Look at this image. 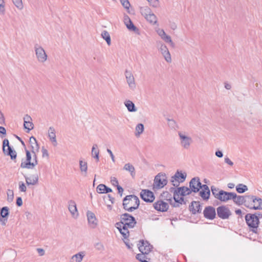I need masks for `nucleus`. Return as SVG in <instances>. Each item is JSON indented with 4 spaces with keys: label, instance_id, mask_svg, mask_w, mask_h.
<instances>
[{
    "label": "nucleus",
    "instance_id": "50",
    "mask_svg": "<svg viewBox=\"0 0 262 262\" xmlns=\"http://www.w3.org/2000/svg\"><path fill=\"white\" fill-rule=\"evenodd\" d=\"M143 253L138 254L136 255V258L141 262H148L145 259L146 258V256Z\"/></svg>",
    "mask_w": 262,
    "mask_h": 262
},
{
    "label": "nucleus",
    "instance_id": "21",
    "mask_svg": "<svg viewBox=\"0 0 262 262\" xmlns=\"http://www.w3.org/2000/svg\"><path fill=\"white\" fill-rule=\"evenodd\" d=\"M68 209L74 218H77L78 216V210L76 203L74 201L70 200L68 202Z\"/></svg>",
    "mask_w": 262,
    "mask_h": 262
},
{
    "label": "nucleus",
    "instance_id": "24",
    "mask_svg": "<svg viewBox=\"0 0 262 262\" xmlns=\"http://www.w3.org/2000/svg\"><path fill=\"white\" fill-rule=\"evenodd\" d=\"M29 144L30 145L31 149V151L32 152L37 153L39 151V146L35 137L32 136L30 138Z\"/></svg>",
    "mask_w": 262,
    "mask_h": 262
},
{
    "label": "nucleus",
    "instance_id": "44",
    "mask_svg": "<svg viewBox=\"0 0 262 262\" xmlns=\"http://www.w3.org/2000/svg\"><path fill=\"white\" fill-rule=\"evenodd\" d=\"M12 1L18 9L21 10L23 9L24 6L22 0H12Z\"/></svg>",
    "mask_w": 262,
    "mask_h": 262
},
{
    "label": "nucleus",
    "instance_id": "64",
    "mask_svg": "<svg viewBox=\"0 0 262 262\" xmlns=\"http://www.w3.org/2000/svg\"><path fill=\"white\" fill-rule=\"evenodd\" d=\"M225 88L227 89V90H230L231 88V86L230 84H228V83H225Z\"/></svg>",
    "mask_w": 262,
    "mask_h": 262
},
{
    "label": "nucleus",
    "instance_id": "22",
    "mask_svg": "<svg viewBox=\"0 0 262 262\" xmlns=\"http://www.w3.org/2000/svg\"><path fill=\"white\" fill-rule=\"evenodd\" d=\"M139 250L143 254H148L151 250V246L148 242H144V241H140L139 244Z\"/></svg>",
    "mask_w": 262,
    "mask_h": 262
},
{
    "label": "nucleus",
    "instance_id": "42",
    "mask_svg": "<svg viewBox=\"0 0 262 262\" xmlns=\"http://www.w3.org/2000/svg\"><path fill=\"white\" fill-rule=\"evenodd\" d=\"M144 127L143 124H138L136 127V136H139L140 134H141L144 131Z\"/></svg>",
    "mask_w": 262,
    "mask_h": 262
},
{
    "label": "nucleus",
    "instance_id": "49",
    "mask_svg": "<svg viewBox=\"0 0 262 262\" xmlns=\"http://www.w3.org/2000/svg\"><path fill=\"white\" fill-rule=\"evenodd\" d=\"M122 6L126 9H129L130 6L128 0H120Z\"/></svg>",
    "mask_w": 262,
    "mask_h": 262
},
{
    "label": "nucleus",
    "instance_id": "11",
    "mask_svg": "<svg viewBox=\"0 0 262 262\" xmlns=\"http://www.w3.org/2000/svg\"><path fill=\"white\" fill-rule=\"evenodd\" d=\"M249 195H237V194L233 192V196H232V200L233 202L238 205H241L244 204L246 207H249Z\"/></svg>",
    "mask_w": 262,
    "mask_h": 262
},
{
    "label": "nucleus",
    "instance_id": "28",
    "mask_svg": "<svg viewBox=\"0 0 262 262\" xmlns=\"http://www.w3.org/2000/svg\"><path fill=\"white\" fill-rule=\"evenodd\" d=\"M48 137L52 142L54 146L57 145V140L55 128L53 126H50L48 129Z\"/></svg>",
    "mask_w": 262,
    "mask_h": 262
},
{
    "label": "nucleus",
    "instance_id": "4",
    "mask_svg": "<svg viewBox=\"0 0 262 262\" xmlns=\"http://www.w3.org/2000/svg\"><path fill=\"white\" fill-rule=\"evenodd\" d=\"M178 136L181 147L185 149H188L193 143L192 138L188 133L181 131L178 132Z\"/></svg>",
    "mask_w": 262,
    "mask_h": 262
},
{
    "label": "nucleus",
    "instance_id": "10",
    "mask_svg": "<svg viewBox=\"0 0 262 262\" xmlns=\"http://www.w3.org/2000/svg\"><path fill=\"white\" fill-rule=\"evenodd\" d=\"M167 183L166 177L165 174L159 173L154 179L153 187L156 189L164 187Z\"/></svg>",
    "mask_w": 262,
    "mask_h": 262
},
{
    "label": "nucleus",
    "instance_id": "35",
    "mask_svg": "<svg viewBox=\"0 0 262 262\" xmlns=\"http://www.w3.org/2000/svg\"><path fill=\"white\" fill-rule=\"evenodd\" d=\"M26 182L27 185H35L37 183L38 178L37 176H32L30 177H25Z\"/></svg>",
    "mask_w": 262,
    "mask_h": 262
},
{
    "label": "nucleus",
    "instance_id": "45",
    "mask_svg": "<svg viewBox=\"0 0 262 262\" xmlns=\"http://www.w3.org/2000/svg\"><path fill=\"white\" fill-rule=\"evenodd\" d=\"M1 215L2 217H6L9 214V209L7 207H4L1 210Z\"/></svg>",
    "mask_w": 262,
    "mask_h": 262
},
{
    "label": "nucleus",
    "instance_id": "53",
    "mask_svg": "<svg viewBox=\"0 0 262 262\" xmlns=\"http://www.w3.org/2000/svg\"><path fill=\"white\" fill-rule=\"evenodd\" d=\"M19 189L20 191L26 192L27 190V188L26 185L23 182H20L19 183Z\"/></svg>",
    "mask_w": 262,
    "mask_h": 262
},
{
    "label": "nucleus",
    "instance_id": "40",
    "mask_svg": "<svg viewBox=\"0 0 262 262\" xmlns=\"http://www.w3.org/2000/svg\"><path fill=\"white\" fill-rule=\"evenodd\" d=\"M101 36L110 46L111 43V39L109 33L107 31L104 30L101 33Z\"/></svg>",
    "mask_w": 262,
    "mask_h": 262
},
{
    "label": "nucleus",
    "instance_id": "20",
    "mask_svg": "<svg viewBox=\"0 0 262 262\" xmlns=\"http://www.w3.org/2000/svg\"><path fill=\"white\" fill-rule=\"evenodd\" d=\"M154 206L156 210L162 212L166 211L169 207L168 204L162 200L155 202Z\"/></svg>",
    "mask_w": 262,
    "mask_h": 262
},
{
    "label": "nucleus",
    "instance_id": "55",
    "mask_svg": "<svg viewBox=\"0 0 262 262\" xmlns=\"http://www.w3.org/2000/svg\"><path fill=\"white\" fill-rule=\"evenodd\" d=\"M41 151H42V157H47V158H48V157H49L48 151L44 147H42Z\"/></svg>",
    "mask_w": 262,
    "mask_h": 262
},
{
    "label": "nucleus",
    "instance_id": "16",
    "mask_svg": "<svg viewBox=\"0 0 262 262\" xmlns=\"http://www.w3.org/2000/svg\"><path fill=\"white\" fill-rule=\"evenodd\" d=\"M189 187L194 192H199L203 187L199 178H193L189 183Z\"/></svg>",
    "mask_w": 262,
    "mask_h": 262
},
{
    "label": "nucleus",
    "instance_id": "19",
    "mask_svg": "<svg viewBox=\"0 0 262 262\" xmlns=\"http://www.w3.org/2000/svg\"><path fill=\"white\" fill-rule=\"evenodd\" d=\"M203 213L204 217L209 220L214 219L216 215L215 208L212 206L206 207Z\"/></svg>",
    "mask_w": 262,
    "mask_h": 262
},
{
    "label": "nucleus",
    "instance_id": "12",
    "mask_svg": "<svg viewBox=\"0 0 262 262\" xmlns=\"http://www.w3.org/2000/svg\"><path fill=\"white\" fill-rule=\"evenodd\" d=\"M186 178V174L177 171L174 175L171 177L170 181L174 186L178 187L180 182H183L185 180Z\"/></svg>",
    "mask_w": 262,
    "mask_h": 262
},
{
    "label": "nucleus",
    "instance_id": "62",
    "mask_svg": "<svg viewBox=\"0 0 262 262\" xmlns=\"http://www.w3.org/2000/svg\"><path fill=\"white\" fill-rule=\"evenodd\" d=\"M215 156L219 158H222L223 156V154L221 151L217 150L215 152Z\"/></svg>",
    "mask_w": 262,
    "mask_h": 262
},
{
    "label": "nucleus",
    "instance_id": "39",
    "mask_svg": "<svg viewBox=\"0 0 262 262\" xmlns=\"http://www.w3.org/2000/svg\"><path fill=\"white\" fill-rule=\"evenodd\" d=\"M123 169L129 171L132 177H134L135 175V168L133 165L129 163L125 164L123 167Z\"/></svg>",
    "mask_w": 262,
    "mask_h": 262
},
{
    "label": "nucleus",
    "instance_id": "54",
    "mask_svg": "<svg viewBox=\"0 0 262 262\" xmlns=\"http://www.w3.org/2000/svg\"><path fill=\"white\" fill-rule=\"evenodd\" d=\"M111 183L113 185L117 186L119 185L118 181L115 177H111Z\"/></svg>",
    "mask_w": 262,
    "mask_h": 262
},
{
    "label": "nucleus",
    "instance_id": "8",
    "mask_svg": "<svg viewBox=\"0 0 262 262\" xmlns=\"http://www.w3.org/2000/svg\"><path fill=\"white\" fill-rule=\"evenodd\" d=\"M121 221L118 223L121 224L124 227H129L133 228L136 224V221L134 217L128 213H125L121 215Z\"/></svg>",
    "mask_w": 262,
    "mask_h": 262
},
{
    "label": "nucleus",
    "instance_id": "34",
    "mask_svg": "<svg viewBox=\"0 0 262 262\" xmlns=\"http://www.w3.org/2000/svg\"><path fill=\"white\" fill-rule=\"evenodd\" d=\"M97 191L99 193H107L112 191V189L107 187L104 184H99L97 187Z\"/></svg>",
    "mask_w": 262,
    "mask_h": 262
},
{
    "label": "nucleus",
    "instance_id": "56",
    "mask_svg": "<svg viewBox=\"0 0 262 262\" xmlns=\"http://www.w3.org/2000/svg\"><path fill=\"white\" fill-rule=\"evenodd\" d=\"M38 254L40 255V256H43L45 255V250L42 249V248H37L36 249Z\"/></svg>",
    "mask_w": 262,
    "mask_h": 262
},
{
    "label": "nucleus",
    "instance_id": "41",
    "mask_svg": "<svg viewBox=\"0 0 262 262\" xmlns=\"http://www.w3.org/2000/svg\"><path fill=\"white\" fill-rule=\"evenodd\" d=\"M236 190L237 192L242 193L245 192L248 190V187L246 185L243 184H239L236 187Z\"/></svg>",
    "mask_w": 262,
    "mask_h": 262
},
{
    "label": "nucleus",
    "instance_id": "43",
    "mask_svg": "<svg viewBox=\"0 0 262 262\" xmlns=\"http://www.w3.org/2000/svg\"><path fill=\"white\" fill-rule=\"evenodd\" d=\"M167 124L171 129H175L177 128V124L176 122L172 119H167Z\"/></svg>",
    "mask_w": 262,
    "mask_h": 262
},
{
    "label": "nucleus",
    "instance_id": "61",
    "mask_svg": "<svg viewBox=\"0 0 262 262\" xmlns=\"http://www.w3.org/2000/svg\"><path fill=\"white\" fill-rule=\"evenodd\" d=\"M106 199H108L111 204H113L114 203L115 199L111 196L110 194L107 195Z\"/></svg>",
    "mask_w": 262,
    "mask_h": 262
},
{
    "label": "nucleus",
    "instance_id": "18",
    "mask_svg": "<svg viewBox=\"0 0 262 262\" xmlns=\"http://www.w3.org/2000/svg\"><path fill=\"white\" fill-rule=\"evenodd\" d=\"M88 223L91 228H95L97 226V221L94 213L88 211L86 213Z\"/></svg>",
    "mask_w": 262,
    "mask_h": 262
},
{
    "label": "nucleus",
    "instance_id": "63",
    "mask_svg": "<svg viewBox=\"0 0 262 262\" xmlns=\"http://www.w3.org/2000/svg\"><path fill=\"white\" fill-rule=\"evenodd\" d=\"M0 133L4 135H6V130L5 127L0 126Z\"/></svg>",
    "mask_w": 262,
    "mask_h": 262
},
{
    "label": "nucleus",
    "instance_id": "31",
    "mask_svg": "<svg viewBox=\"0 0 262 262\" xmlns=\"http://www.w3.org/2000/svg\"><path fill=\"white\" fill-rule=\"evenodd\" d=\"M177 192L180 194L181 196H185L186 195L190 194L192 190L191 189L188 188L187 187H181L176 188Z\"/></svg>",
    "mask_w": 262,
    "mask_h": 262
},
{
    "label": "nucleus",
    "instance_id": "30",
    "mask_svg": "<svg viewBox=\"0 0 262 262\" xmlns=\"http://www.w3.org/2000/svg\"><path fill=\"white\" fill-rule=\"evenodd\" d=\"M79 163V169L82 175L86 176L88 173V163L86 162L80 160Z\"/></svg>",
    "mask_w": 262,
    "mask_h": 262
},
{
    "label": "nucleus",
    "instance_id": "13",
    "mask_svg": "<svg viewBox=\"0 0 262 262\" xmlns=\"http://www.w3.org/2000/svg\"><path fill=\"white\" fill-rule=\"evenodd\" d=\"M216 211L218 216L222 219H227L231 214L228 208L225 206L217 207Z\"/></svg>",
    "mask_w": 262,
    "mask_h": 262
},
{
    "label": "nucleus",
    "instance_id": "38",
    "mask_svg": "<svg viewBox=\"0 0 262 262\" xmlns=\"http://www.w3.org/2000/svg\"><path fill=\"white\" fill-rule=\"evenodd\" d=\"M99 151L98 149V146L97 144H94L92 148V156L97 160L98 162L99 160Z\"/></svg>",
    "mask_w": 262,
    "mask_h": 262
},
{
    "label": "nucleus",
    "instance_id": "36",
    "mask_svg": "<svg viewBox=\"0 0 262 262\" xmlns=\"http://www.w3.org/2000/svg\"><path fill=\"white\" fill-rule=\"evenodd\" d=\"M124 105L127 107V110L130 112H135L137 111V108L135 104L130 100H126L124 102Z\"/></svg>",
    "mask_w": 262,
    "mask_h": 262
},
{
    "label": "nucleus",
    "instance_id": "7",
    "mask_svg": "<svg viewBox=\"0 0 262 262\" xmlns=\"http://www.w3.org/2000/svg\"><path fill=\"white\" fill-rule=\"evenodd\" d=\"M34 51L36 58L39 63L45 62L48 58V55L44 49L39 45L36 43L34 45Z\"/></svg>",
    "mask_w": 262,
    "mask_h": 262
},
{
    "label": "nucleus",
    "instance_id": "1",
    "mask_svg": "<svg viewBox=\"0 0 262 262\" xmlns=\"http://www.w3.org/2000/svg\"><path fill=\"white\" fill-rule=\"evenodd\" d=\"M123 209L128 212H133L138 209L140 205L139 198L134 194L126 195L123 200Z\"/></svg>",
    "mask_w": 262,
    "mask_h": 262
},
{
    "label": "nucleus",
    "instance_id": "37",
    "mask_svg": "<svg viewBox=\"0 0 262 262\" xmlns=\"http://www.w3.org/2000/svg\"><path fill=\"white\" fill-rule=\"evenodd\" d=\"M4 154L8 156H10L12 160L15 159L16 158V151L13 150L10 145L7 146V149H6V153Z\"/></svg>",
    "mask_w": 262,
    "mask_h": 262
},
{
    "label": "nucleus",
    "instance_id": "5",
    "mask_svg": "<svg viewBox=\"0 0 262 262\" xmlns=\"http://www.w3.org/2000/svg\"><path fill=\"white\" fill-rule=\"evenodd\" d=\"M140 11L142 15L150 24L155 25L157 23V16L152 12L148 7L145 6L141 8Z\"/></svg>",
    "mask_w": 262,
    "mask_h": 262
},
{
    "label": "nucleus",
    "instance_id": "14",
    "mask_svg": "<svg viewBox=\"0 0 262 262\" xmlns=\"http://www.w3.org/2000/svg\"><path fill=\"white\" fill-rule=\"evenodd\" d=\"M125 76L129 89L132 90H135L136 88V84L134 76L132 72L126 70L125 72Z\"/></svg>",
    "mask_w": 262,
    "mask_h": 262
},
{
    "label": "nucleus",
    "instance_id": "29",
    "mask_svg": "<svg viewBox=\"0 0 262 262\" xmlns=\"http://www.w3.org/2000/svg\"><path fill=\"white\" fill-rule=\"evenodd\" d=\"M124 23L129 30L135 31L137 30V27L135 26L130 19L127 15H125L124 17Z\"/></svg>",
    "mask_w": 262,
    "mask_h": 262
},
{
    "label": "nucleus",
    "instance_id": "26",
    "mask_svg": "<svg viewBox=\"0 0 262 262\" xmlns=\"http://www.w3.org/2000/svg\"><path fill=\"white\" fill-rule=\"evenodd\" d=\"M202 190L200 192V195L204 200H207L209 199L210 192L208 186L207 185H203Z\"/></svg>",
    "mask_w": 262,
    "mask_h": 262
},
{
    "label": "nucleus",
    "instance_id": "47",
    "mask_svg": "<svg viewBox=\"0 0 262 262\" xmlns=\"http://www.w3.org/2000/svg\"><path fill=\"white\" fill-rule=\"evenodd\" d=\"M6 9L4 0H0V14L4 15Z\"/></svg>",
    "mask_w": 262,
    "mask_h": 262
},
{
    "label": "nucleus",
    "instance_id": "52",
    "mask_svg": "<svg viewBox=\"0 0 262 262\" xmlns=\"http://www.w3.org/2000/svg\"><path fill=\"white\" fill-rule=\"evenodd\" d=\"M9 146V140L5 139L3 142V151L4 153H6V147Z\"/></svg>",
    "mask_w": 262,
    "mask_h": 262
},
{
    "label": "nucleus",
    "instance_id": "60",
    "mask_svg": "<svg viewBox=\"0 0 262 262\" xmlns=\"http://www.w3.org/2000/svg\"><path fill=\"white\" fill-rule=\"evenodd\" d=\"M16 204L18 206H21L23 204V201L20 197L17 198L16 200Z\"/></svg>",
    "mask_w": 262,
    "mask_h": 262
},
{
    "label": "nucleus",
    "instance_id": "2",
    "mask_svg": "<svg viewBox=\"0 0 262 262\" xmlns=\"http://www.w3.org/2000/svg\"><path fill=\"white\" fill-rule=\"evenodd\" d=\"M26 160L22 162L20 167L23 168L33 169L38 164L36 152H32L25 148Z\"/></svg>",
    "mask_w": 262,
    "mask_h": 262
},
{
    "label": "nucleus",
    "instance_id": "23",
    "mask_svg": "<svg viewBox=\"0 0 262 262\" xmlns=\"http://www.w3.org/2000/svg\"><path fill=\"white\" fill-rule=\"evenodd\" d=\"M24 126L25 128L28 129L27 133H29L31 129L33 128V124L31 122L32 118L29 115H26L24 117Z\"/></svg>",
    "mask_w": 262,
    "mask_h": 262
},
{
    "label": "nucleus",
    "instance_id": "59",
    "mask_svg": "<svg viewBox=\"0 0 262 262\" xmlns=\"http://www.w3.org/2000/svg\"><path fill=\"white\" fill-rule=\"evenodd\" d=\"M117 188L118 191V193L120 194V196H122L123 192V188L121 186H120V185H118L117 186Z\"/></svg>",
    "mask_w": 262,
    "mask_h": 262
},
{
    "label": "nucleus",
    "instance_id": "32",
    "mask_svg": "<svg viewBox=\"0 0 262 262\" xmlns=\"http://www.w3.org/2000/svg\"><path fill=\"white\" fill-rule=\"evenodd\" d=\"M171 191L173 192V199L176 202L182 204L184 202V199L182 196H180V194L178 193L174 188H170Z\"/></svg>",
    "mask_w": 262,
    "mask_h": 262
},
{
    "label": "nucleus",
    "instance_id": "3",
    "mask_svg": "<svg viewBox=\"0 0 262 262\" xmlns=\"http://www.w3.org/2000/svg\"><path fill=\"white\" fill-rule=\"evenodd\" d=\"M211 190L214 198L221 202H227L232 200L233 192H228L223 190H219L214 186H211Z\"/></svg>",
    "mask_w": 262,
    "mask_h": 262
},
{
    "label": "nucleus",
    "instance_id": "51",
    "mask_svg": "<svg viewBox=\"0 0 262 262\" xmlns=\"http://www.w3.org/2000/svg\"><path fill=\"white\" fill-rule=\"evenodd\" d=\"M150 5L153 7H157L159 5V0H147Z\"/></svg>",
    "mask_w": 262,
    "mask_h": 262
},
{
    "label": "nucleus",
    "instance_id": "15",
    "mask_svg": "<svg viewBox=\"0 0 262 262\" xmlns=\"http://www.w3.org/2000/svg\"><path fill=\"white\" fill-rule=\"evenodd\" d=\"M159 51L164 57L165 60L168 63L171 62V57L170 52L167 46L163 43H160V46L159 49Z\"/></svg>",
    "mask_w": 262,
    "mask_h": 262
},
{
    "label": "nucleus",
    "instance_id": "58",
    "mask_svg": "<svg viewBox=\"0 0 262 262\" xmlns=\"http://www.w3.org/2000/svg\"><path fill=\"white\" fill-rule=\"evenodd\" d=\"M107 152L110 154L113 162H115V157H114L112 151H111V150L110 149H107Z\"/></svg>",
    "mask_w": 262,
    "mask_h": 262
},
{
    "label": "nucleus",
    "instance_id": "25",
    "mask_svg": "<svg viewBox=\"0 0 262 262\" xmlns=\"http://www.w3.org/2000/svg\"><path fill=\"white\" fill-rule=\"evenodd\" d=\"M115 226L119 230L124 238H127L128 237L129 233L128 228L129 227H124V226H122L121 224L118 223L116 224Z\"/></svg>",
    "mask_w": 262,
    "mask_h": 262
},
{
    "label": "nucleus",
    "instance_id": "46",
    "mask_svg": "<svg viewBox=\"0 0 262 262\" xmlns=\"http://www.w3.org/2000/svg\"><path fill=\"white\" fill-rule=\"evenodd\" d=\"M156 32L162 39L166 35V34L163 29L157 28L156 29Z\"/></svg>",
    "mask_w": 262,
    "mask_h": 262
},
{
    "label": "nucleus",
    "instance_id": "27",
    "mask_svg": "<svg viewBox=\"0 0 262 262\" xmlns=\"http://www.w3.org/2000/svg\"><path fill=\"white\" fill-rule=\"evenodd\" d=\"M189 210L192 214L200 213L201 211V206L199 202L193 201L189 206Z\"/></svg>",
    "mask_w": 262,
    "mask_h": 262
},
{
    "label": "nucleus",
    "instance_id": "48",
    "mask_svg": "<svg viewBox=\"0 0 262 262\" xmlns=\"http://www.w3.org/2000/svg\"><path fill=\"white\" fill-rule=\"evenodd\" d=\"M166 43H170V46L173 47L174 46V44L173 42L172 41L171 37L169 35L166 34L165 36L162 39Z\"/></svg>",
    "mask_w": 262,
    "mask_h": 262
},
{
    "label": "nucleus",
    "instance_id": "57",
    "mask_svg": "<svg viewBox=\"0 0 262 262\" xmlns=\"http://www.w3.org/2000/svg\"><path fill=\"white\" fill-rule=\"evenodd\" d=\"M225 162L230 166H233V163L230 160L228 157L225 158Z\"/></svg>",
    "mask_w": 262,
    "mask_h": 262
},
{
    "label": "nucleus",
    "instance_id": "17",
    "mask_svg": "<svg viewBox=\"0 0 262 262\" xmlns=\"http://www.w3.org/2000/svg\"><path fill=\"white\" fill-rule=\"evenodd\" d=\"M140 196L141 198L146 202H152L155 199L153 192L146 189L141 191Z\"/></svg>",
    "mask_w": 262,
    "mask_h": 262
},
{
    "label": "nucleus",
    "instance_id": "6",
    "mask_svg": "<svg viewBox=\"0 0 262 262\" xmlns=\"http://www.w3.org/2000/svg\"><path fill=\"white\" fill-rule=\"evenodd\" d=\"M245 220L248 226L252 228V231L255 232L259 225V218L255 214L248 213L245 216Z\"/></svg>",
    "mask_w": 262,
    "mask_h": 262
},
{
    "label": "nucleus",
    "instance_id": "9",
    "mask_svg": "<svg viewBox=\"0 0 262 262\" xmlns=\"http://www.w3.org/2000/svg\"><path fill=\"white\" fill-rule=\"evenodd\" d=\"M249 207L250 209L262 210V199L255 195H249Z\"/></svg>",
    "mask_w": 262,
    "mask_h": 262
},
{
    "label": "nucleus",
    "instance_id": "33",
    "mask_svg": "<svg viewBox=\"0 0 262 262\" xmlns=\"http://www.w3.org/2000/svg\"><path fill=\"white\" fill-rule=\"evenodd\" d=\"M84 256L83 252H79L72 256L70 262H81Z\"/></svg>",
    "mask_w": 262,
    "mask_h": 262
}]
</instances>
